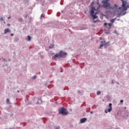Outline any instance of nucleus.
Masks as SVG:
<instances>
[{
  "label": "nucleus",
  "instance_id": "f257e3e1",
  "mask_svg": "<svg viewBox=\"0 0 129 129\" xmlns=\"http://www.w3.org/2000/svg\"><path fill=\"white\" fill-rule=\"evenodd\" d=\"M121 1H122V6L121 7H118L119 11H117L123 16L126 14L127 8H129V3L124 1V0Z\"/></svg>",
  "mask_w": 129,
  "mask_h": 129
},
{
  "label": "nucleus",
  "instance_id": "f03ea898",
  "mask_svg": "<svg viewBox=\"0 0 129 129\" xmlns=\"http://www.w3.org/2000/svg\"><path fill=\"white\" fill-rule=\"evenodd\" d=\"M102 3H103V7L107 10H109V9L115 10L116 12H118V11H119L118 6H117V5H114V7H111V5H110V4L107 2V1H103Z\"/></svg>",
  "mask_w": 129,
  "mask_h": 129
},
{
  "label": "nucleus",
  "instance_id": "7ed1b4c3",
  "mask_svg": "<svg viewBox=\"0 0 129 129\" xmlns=\"http://www.w3.org/2000/svg\"><path fill=\"white\" fill-rule=\"evenodd\" d=\"M68 53L65 52H63V51L60 50L59 51L58 53L55 54L54 56V58H65Z\"/></svg>",
  "mask_w": 129,
  "mask_h": 129
},
{
  "label": "nucleus",
  "instance_id": "20e7f679",
  "mask_svg": "<svg viewBox=\"0 0 129 129\" xmlns=\"http://www.w3.org/2000/svg\"><path fill=\"white\" fill-rule=\"evenodd\" d=\"M95 11H96L95 8L94 7H92L90 12V15L91 16V17H92L93 20L95 19H97V16H96V15L98 14V13L97 12L94 13Z\"/></svg>",
  "mask_w": 129,
  "mask_h": 129
},
{
  "label": "nucleus",
  "instance_id": "39448f33",
  "mask_svg": "<svg viewBox=\"0 0 129 129\" xmlns=\"http://www.w3.org/2000/svg\"><path fill=\"white\" fill-rule=\"evenodd\" d=\"M59 112L60 114L63 115H67L69 113V112L67 111V110L64 107H61L59 110Z\"/></svg>",
  "mask_w": 129,
  "mask_h": 129
},
{
  "label": "nucleus",
  "instance_id": "423d86ee",
  "mask_svg": "<svg viewBox=\"0 0 129 129\" xmlns=\"http://www.w3.org/2000/svg\"><path fill=\"white\" fill-rule=\"evenodd\" d=\"M109 46V42H106L105 41H101V44H100V46L99 47V49L101 48V47L105 46V47H107Z\"/></svg>",
  "mask_w": 129,
  "mask_h": 129
},
{
  "label": "nucleus",
  "instance_id": "0eeeda50",
  "mask_svg": "<svg viewBox=\"0 0 129 129\" xmlns=\"http://www.w3.org/2000/svg\"><path fill=\"white\" fill-rule=\"evenodd\" d=\"M109 109H105V113H107L108 112H110L112 110V104L111 103L109 104Z\"/></svg>",
  "mask_w": 129,
  "mask_h": 129
},
{
  "label": "nucleus",
  "instance_id": "6e6552de",
  "mask_svg": "<svg viewBox=\"0 0 129 129\" xmlns=\"http://www.w3.org/2000/svg\"><path fill=\"white\" fill-rule=\"evenodd\" d=\"M87 118H86V117L81 118V120H80V123H85L86 121H87Z\"/></svg>",
  "mask_w": 129,
  "mask_h": 129
},
{
  "label": "nucleus",
  "instance_id": "1a4fd4ad",
  "mask_svg": "<svg viewBox=\"0 0 129 129\" xmlns=\"http://www.w3.org/2000/svg\"><path fill=\"white\" fill-rule=\"evenodd\" d=\"M11 31L9 29H6L4 30V34H7V33H11Z\"/></svg>",
  "mask_w": 129,
  "mask_h": 129
},
{
  "label": "nucleus",
  "instance_id": "9d476101",
  "mask_svg": "<svg viewBox=\"0 0 129 129\" xmlns=\"http://www.w3.org/2000/svg\"><path fill=\"white\" fill-rule=\"evenodd\" d=\"M115 20H116V19H115V18L111 19L110 23H111L112 24H113V23H114V22H115Z\"/></svg>",
  "mask_w": 129,
  "mask_h": 129
},
{
  "label": "nucleus",
  "instance_id": "9b49d317",
  "mask_svg": "<svg viewBox=\"0 0 129 129\" xmlns=\"http://www.w3.org/2000/svg\"><path fill=\"white\" fill-rule=\"evenodd\" d=\"M27 38H28V41H31L32 38H31V37L30 36L28 35L27 36Z\"/></svg>",
  "mask_w": 129,
  "mask_h": 129
},
{
  "label": "nucleus",
  "instance_id": "f8f14e48",
  "mask_svg": "<svg viewBox=\"0 0 129 129\" xmlns=\"http://www.w3.org/2000/svg\"><path fill=\"white\" fill-rule=\"evenodd\" d=\"M6 103L8 104H10V99L9 98L7 99Z\"/></svg>",
  "mask_w": 129,
  "mask_h": 129
},
{
  "label": "nucleus",
  "instance_id": "ddd939ff",
  "mask_svg": "<svg viewBox=\"0 0 129 129\" xmlns=\"http://www.w3.org/2000/svg\"><path fill=\"white\" fill-rule=\"evenodd\" d=\"M18 21H19V22H20L21 23H22V22H23V20L22 18H20L18 19Z\"/></svg>",
  "mask_w": 129,
  "mask_h": 129
},
{
  "label": "nucleus",
  "instance_id": "4468645a",
  "mask_svg": "<svg viewBox=\"0 0 129 129\" xmlns=\"http://www.w3.org/2000/svg\"><path fill=\"white\" fill-rule=\"evenodd\" d=\"M43 18H44V14H41L40 16V19L42 20Z\"/></svg>",
  "mask_w": 129,
  "mask_h": 129
},
{
  "label": "nucleus",
  "instance_id": "2eb2a0df",
  "mask_svg": "<svg viewBox=\"0 0 129 129\" xmlns=\"http://www.w3.org/2000/svg\"><path fill=\"white\" fill-rule=\"evenodd\" d=\"M100 94H101V92L100 91H98L97 92V95H100Z\"/></svg>",
  "mask_w": 129,
  "mask_h": 129
},
{
  "label": "nucleus",
  "instance_id": "dca6fc26",
  "mask_svg": "<svg viewBox=\"0 0 129 129\" xmlns=\"http://www.w3.org/2000/svg\"><path fill=\"white\" fill-rule=\"evenodd\" d=\"M94 5V2H92L91 4V7H93V5Z\"/></svg>",
  "mask_w": 129,
  "mask_h": 129
},
{
  "label": "nucleus",
  "instance_id": "f3484780",
  "mask_svg": "<svg viewBox=\"0 0 129 129\" xmlns=\"http://www.w3.org/2000/svg\"><path fill=\"white\" fill-rule=\"evenodd\" d=\"M108 26H109L110 28H111V26H112V24L111 23H108Z\"/></svg>",
  "mask_w": 129,
  "mask_h": 129
},
{
  "label": "nucleus",
  "instance_id": "a211bd4d",
  "mask_svg": "<svg viewBox=\"0 0 129 129\" xmlns=\"http://www.w3.org/2000/svg\"><path fill=\"white\" fill-rule=\"evenodd\" d=\"M0 20H1L2 22H3V21H4V19H3V17H1Z\"/></svg>",
  "mask_w": 129,
  "mask_h": 129
},
{
  "label": "nucleus",
  "instance_id": "6ab92c4d",
  "mask_svg": "<svg viewBox=\"0 0 129 129\" xmlns=\"http://www.w3.org/2000/svg\"><path fill=\"white\" fill-rule=\"evenodd\" d=\"M37 78V76H34L33 77V79H36Z\"/></svg>",
  "mask_w": 129,
  "mask_h": 129
},
{
  "label": "nucleus",
  "instance_id": "aec40b11",
  "mask_svg": "<svg viewBox=\"0 0 129 129\" xmlns=\"http://www.w3.org/2000/svg\"><path fill=\"white\" fill-rule=\"evenodd\" d=\"M107 25V24L106 23H105L104 24V27H106V25Z\"/></svg>",
  "mask_w": 129,
  "mask_h": 129
},
{
  "label": "nucleus",
  "instance_id": "412c9836",
  "mask_svg": "<svg viewBox=\"0 0 129 129\" xmlns=\"http://www.w3.org/2000/svg\"><path fill=\"white\" fill-rule=\"evenodd\" d=\"M120 103L123 102V100H120Z\"/></svg>",
  "mask_w": 129,
  "mask_h": 129
},
{
  "label": "nucleus",
  "instance_id": "4be33fe9",
  "mask_svg": "<svg viewBox=\"0 0 129 129\" xmlns=\"http://www.w3.org/2000/svg\"><path fill=\"white\" fill-rule=\"evenodd\" d=\"M18 38H16L15 40V41H16V42H17L18 41Z\"/></svg>",
  "mask_w": 129,
  "mask_h": 129
},
{
  "label": "nucleus",
  "instance_id": "5701e85b",
  "mask_svg": "<svg viewBox=\"0 0 129 129\" xmlns=\"http://www.w3.org/2000/svg\"><path fill=\"white\" fill-rule=\"evenodd\" d=\"M11 16H9V17L8 18V20H9V19H11Z\"/></svg>",
  "mask_w": 129,
  "mask_h": 129
},
{
  "label": "nucleus",
  "instance_id": "b1692460",
  "mask_svg": "<svg viewBox=\"0 0 129 129\" xmlns=\"http://www.w3.org/2000/svg\"><path fill=\"white\" fill-rule=\"evenodd\" d=\"M60 128V127H57L55 128V129H59Z\"/></svg>",
  "mask_w": 129,
  "mask_h": 129
},
{
  "label": "nucleus",
  "instance_id": "393cba45",
  "mask_svg": "<svg viewBox=\"0 0 129 129\" xmlns=\"http://www.w3.org/2000/svg\"><path fill=\"white\" fill-rule=\"evenodd\" d=\"M93 22H94V23H96V22H97V21L94 20Z\"/></svg>",
  "mask_w": 129,
  "mask_h": 129
},
{
  "label": "nucleus",
  "instance_id": "a878e982",
  "mask_svg": "<svg viewBox=\"0 0 129 129\" xmlns=\"http://www.w3.org/2000/svg\"><path fill=\"white\" fill-rule=\"evenodd\" d=\"M90 113H91V114H93V111H91V112H90Z\"/></svg>",
  "mask_w": 129,
  "mask_h": 129
},
{
  "label": "nucleus",
  "instance_id": "bb28decb",
  "mask_svg": "<svg viewBox=\"0 0 129 129\" xmlns=\"http://www.w3.org/2000/svg\"><path fill=\"white\" fill-rule=\"evenodd\" d=\"M11 36H14V34L12 33V34H11Z\"/></svg>",
  "mask_w": 129,
  "mask_h": 129
},
{
  "label": "nucleus",
  "instance_id": "cd10ccee",
  "mask_svg": "<svg viewBox=\"0 0 129 129\" xmlns=\"http://www.w3.org/2000/svg\"><path fill=\"white\" fill-rule=\"evenodd\" d=\"M7 26H11V24H7Z\"/></svg>",
  "mask_w": 129,
  "mask_h": 129
},
{
  "label": "nucleus",
  "instance_id": "c85d7f7f",
  "mask_svg": "<svg viewBox=\"0 0 129 129\" xmlns=\"http://www.w3.org/2000/svg\"><path fill=\"white\" fill-rule=\"evenodd\" d=\"M100 40H102V37H101L100 39Z\"/></svg>",
  "mask_w": 129,
  "mask_h": 129
},
{
  "label": "nucleus",
  "instance_id": "c756f323",
  "mask_svg": "<svg viewBox=\"0 0 129 129\" xmlns=\"http://www.w3.org/2000/svg\"><path fill=\"white\" fill-rule=\"evenodd\" d=\"M17 92H18V93H19V92H20V91H17Z\"/></svg>",
  "mask_w": 129,
  "mask_h": 129
},
{
  "label": "nucleus",
  "instance_id": "7c9ffc66",
  "mask_svg": "<svg viewBox=\"0 0 129 129\" xmlns=\"http://www.w3.org/2000/svg\"><path fill=\"white\" fill-rule=\"evenodd\" d=\"M27 17H28V16H27V15H26L25 18H27Z\"/></svg>",
  "mask_w": 129,
  "mask_h": 129
},
{
  "label": "nucleus",
  "instance_id": "2f4dec72",
  "mask_svg": "<svg viewBox=\"0 0 129 129\" xmlns=\"http://www.w3.org/2000/svg\"><path fill=\"white\" fill-rule=\"evenodd\" d=\"M108 1H109V0H106V1H107V2H108Z\"/></svg>",
  "mask_w": 129,
  "mask_h": 129
}]
</instances>
